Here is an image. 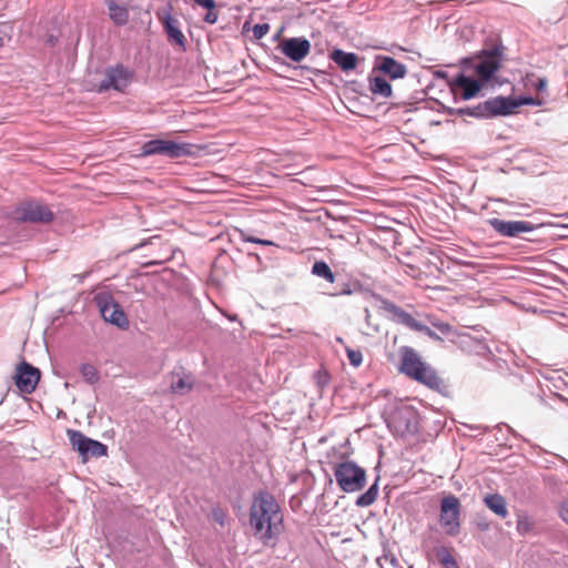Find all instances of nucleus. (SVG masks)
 <instances>
[{
    "label": "nucleus",
    "instance_id": "nucleus-12",
    "mask_svg": "<svg viewBox=\"0 0 568 568\" xmlns=\"http://www.w3.org/2000/svg\"><path fill=\"white\" fill-rule=\"evenodd\" d=\"M40 376V371L37 367L22 362L17 366L14 382L21 393L31 394L36 389Z\"/></svg>",
    "mask_w": 568,
    "mask_h": 568
},
{
    "label": "nucleus",
    "instance_id": "nucleus-6",
    "mask_svg": "<svg viewBox=\"0 0 568 568\" xmlns=\"http://www.w3.org/2000/svg\"><path fill=\"white\" fill-rule=\"evenodd\" d=\"M515 109L516 104L511 103V99L495 97L476 106L462 109L460 112L476 118H494L498 115H509Z\"/></svg>",
    "mask_w": 568,
    "mask_h": 568
},
{
    "label": "nucleus",
    "instance_id": "nucleus-22",
    "mask_svg": "<svg viewBox=\"0 0 568 568\" xmlns=\"http://www.w3.org/2000/svg\"><path fill=\"white\" fill-rule=\"evenodd\" d=\"M193 387V379L189 375L173 373L171 382V390L176 394L184 395Z\"/></svg>",
    "mask_w": 568,
    "mask_h": 568
},
{
    "label": "nucleus",
    "instance_id": "nucleus-30",
    "mask_svg": "<svg viewBox=\"0 0 568 568\" xmlns=\"http://www.w3.org/2000/svg\"><path fill=\"white\" fill-rule=\"evenodd\" d=\"M270 31V24L268 23H261V24H255L253 27V36L256 40H260L262 39L263 37H265Z\"/></svg>",
    "mask_w": 568,
    "mask_h": 568
},
{
    "label": "nucleus",
    "instance_id": "nucleus-35",
    "mask_svg": "<svg viewBox=\"0 0 568 568\" xmlns=\"http://www.w3.org/2000/svg\"><path fill=\"white\" fill-rule=\"evenodd\" d=\"M547 88V81L545 79H537V81L534 83V89L537 92H542Z\"/></svg>",
    "mask_w": 568,
    "mask_h": 568
},
{
    "label": "nucleus",
    "instance_id": "nucleus-17",
    "mask_svg": "<svg viewBox=\"0 0 568 568\" xmlns=\"http://www.w3.org/2000/svg\"><path fill=\"white\" fill-rule=\"evenodd\" d=\"M161 22L164 27L169 40L178 45L184 47L185 37L180 30V23L178 19L168 13L163 18H161Z\"/></svg>",
    "mask_w": 568,
    "mask_h": 568
},
{
    "label": "nucleus",
    "instance_id": "nucleus-9",
    "mask_svg": "<svg viewBox=\"0 0 568 568\" xmlns=\"http://www.w3.org/2000/svg\"><path fill=\"white\" fill-rule=\"evenodd\" d=\"M477 63L475 64V72L478 79L486 83L494 74L500 69L503 52L499 48H493L491 50H485L477 57Z\"/></svg>",
    "mask_w": 568,
    "mask_h": 568
},
{
    "label": "nucleus",
    "instance_id": "nucleus-10",
    "mask_svg": "<svg viewBox=\"0 0 568 568\" xmlns=\"http://www.w3.org/2000/svg\"><path fill=\"white\" fill-rule=\"evenodd\" d=\"M381 307L385 312L392 314L393 315V320L396 323H399V324H402V325H404V326H406V327H408V328H410L413 331L425 333V334H427L432 338L439 339V336L435 332H433L428 326H426L423 323L418 322L416 318H414V316L412 314H409L406 311H404L403 308L398 307L393 302H389L387 300H383Z\"/></svg>",
    "mask_w": 568,
    "mask_h": 568
},
{
    "label": "nucleus",
    "instance_id": "nucleus-37",
    "mask_svg": "<svg viewBox=\"0 0 568 568\" xmlns=\"http://www.w3.org/2000/svg\"><path fill=\"white\" fill-rule=\"evenodd\" d=\"M336 342H337V343H339V344H343V345L345 344V343H344V339H343L342 337H337V338H336Z\"/></svg>",
    "mask_w": 568,
    "mask_h": 568
},
{
    "label": "nucleus",
    "instance_id": "nucleus-15",
    "mask_svg": "<svg viewBox=\"0 0 568 568\" xmlns=\"http://www.w3.org/2000/svg\"><path fill=\"white\" fill-rule=\"evenodd\" d=\"M131 80V73L123 67L116 65L106 70L105 79L99 84L98 91L103 92L109 89L123 91Z\"/></svg>",
    "mask_w": 568,
    "mask_h": 568
},
{
    "label": "nucleus",
    "instance_id": "nucleus-21",
    "mask_svg": "<svg viewBox=\"0 0 568 568\" xmlns=\"http://www.w3.org/2000/svg\"><path fill=\"white\" fill-rule=\"evenodd\" d=\"M485 505L497 516L506 518L508 515L506 499L499 494H490L484 498Z\"/></svg>",
    "mask_w": 568,
    "mask_h": 568
},
{
    "label": "nucleus",
    "instance_id": "nucleus-31",
    "mask_svg": "<svg viewBox=\"0 0 568 568\" xmlns=\"http://www.w3.org/2000/svg\"><path fill=\"white\" fill-rule=\"evenodd\" d=\"M511 103L516 104V109H517L520 105H534V104L540 105L541 101L536 100L534 98H523V99H518V100L511 99Z\"/></svg>",
    "mask_w": 568,
    "mask_h": 568
},
{
    "label": "nucleus",
    "instance_id": "nucleus-19",
    "mask_svg": "<svg viewBox=\"0 0 568 568\" xmlns=\"http://www.w3.org/2000/svg\"><path fill=\"white\" fill-rule=\"evenodd\" d=\"M331 59L343 70L351 71L357 65V55L351 52H344L342 50H334L331 53Z\"/></svg>",
    "mask_w": 568,
    "mask_h": 568
},
{
    "label": "nucleus",
    "instance_id": "nucleus-34",
    "mask_svg": "<svg viewBox=\"0 0 568 568\" xmlns=\"http://www.w3.org/2000/svg\"><path fill=\"white\" fill-rule=\"evenodd\" d=\"M219 14L213 10H209L204 16V21L210 24H214L217 21Z\"/></svg>",
    "mask_w": 568,
    "mask_h": 568
},
{
    "label": "nucleus",
    "instance_id": "nucleus-7",
    "mask_svg": "<svg viewBox=\"0 0 568 568\" xmlns=\"http://www.w3.org/2000/svg\"><path fill=\"white\" fill-rule=\"evenodd\" d=\"M194 145L190 143H178L171 140H151L143 144L141 155L150 156L154 154L166 155L171 159L193 154Z\"/></svg>",
    "mask_w": 568,
    "mask_h": 568
},
{
    "label": "nucleus",
    "instance_id": "nucleus-36",
    "mask_svg": "<svg viewBox=\"0 0 568 568\" xmlns=\"http://www.w3.org/2000/svg\"><path fill=\"white\" fill-rule=\"evenodd\" d=\"M560 517L568 524V500L564 501L560 507Z\"/></svg>",
    "mask_w": 568,
    "mask_h": 568
},
{
    "label": "nucleus",
    "instance_id": "nucleus-28",
    "mask_svg": "<svg viewBox=\"0 0 568 568\" xmlns=\"http://www.w3.org/2000/svg\"><path fill=\"white\" fill-rule=\"evenodd\" d=\"M346 355L349 361V364L354 367H359L363 363V354L361 349H354L348 346H345Z\"/></svg>",
    "mask_w": 568,
    "mask_h": 568
},
{
    "label": "nucleus",
    "instance_id": "nucleus-38",
    "mask_svg": "<svg viewBox=\"0 0 568 568\" xmlns=\"http://www.w3.org/2000/svg\"><path fill=\"white\" fill-rule=\"evenodd\" d=\"M438 328L440 329V332H444V326H438Z\"/></svg>",
    "mask_w": 568,
    "mask_h": 568
},
{
    "label": "nucleus",
    "instance_id": "nucleus-29",
    "mask_svg": "<svg viewBox=\"0 0 568 568\" xmlns=\"http://www.w3.org/2000/svg\"><path fill=\"white\" fill-rule=\"evenodd\" d=\"M534 524L528 517H520L517 520V530L520 535H525L532 529Z\"/></svg>",
    "mask_w": 568,
    "mask_h": 568
},
{
    "label": "nucleus",
    "instance_id": "nucleus-2",
    "mask_svg": "<svg viewBox=\"0 0 568 568\" xmlns=\"http://www.w3.org/2000/svg\"><path fill=\"white\" fill-rule=\"evenodd\" d=\"M399 371L410 379L423 384L432 389H439L443 379L437 372L427 363L423 362L417 352L409 346L399 348Z\"/></svg>",
    "mask_w": 568,
    "mask_h": 568
},
{
    "label": "nucleus",
    "instance_id": "nucleus-27",
    "mask_svg": "<svg viewBox=\"0 0 568 568\" xmlns=\"http://www.w3.org/2000/svg\"><path fill=\"white\" fill-rule=\"evenodd\" d=\"M80 373L84 381L90 384H95L100 379L99 372L92 364H83L80 368Z\"/></svg>",
    "mask_w": 568,
    "mask_h": 568
},
{
    "label": "nucleus",
    "instance_id": "nucleus-33",
    "mask_svg": "<svg viewBox=\"0 0 568 568\" xmlns=\"http://www.w3.org/2000/svg\"><path fill=\"white\" fill-rule=\"evenodd\" d=\"M195 3L202 8H205L207 10L215 9V0H194Z\"/></svg>",
    "mask_w": 568,
    "mask_h": 568
},
{
    "label": "nucleus",
    "instance_id": "nucleus-23",
    "mask_svg": "<svg viewBox=\"0 0 568 568\" xmlns=\"http://www.w3.org/2000/svg\"><path fill=\"white\" fill-rule=\"evenodd\" d=\"M434 555L443 567L459 568V565L453 555V549L446 546H438L434 548Z\"/></svg>",
    "mask_w": 568,
    "mask_h": 568
},
{
    "label": "nucleus",
    "instance_id": "nucleus-5",
    "mask_svg": "<svg viewBox=\"0 0 568 568\" xmlns=\"http://www.w3.org/2000/svg\"><path fill=\"white\" fill-rule=\"evenodd\" d=\"M67 435L72 448L78 452L83 463L92 457L99 458L108 455L106 445L87 437L80 430L67 429Z\"/></svg>",
    "mask_w": 568,
    "mask_h": 568
},
{
    "label": "nucleus",
    "instance_id": "nucleus-26",
    "mask_svg": "<svg viewBox=\"0 0 568 568\" xmlns=\"http://www.w3.org/2000/svg\"><path fill=\"white\" fill-rule=\"evenodd\" d=\"M377 496H378V488H377V484L375 483L373 486H371L364 494H362L357 498L356 505L359 507H368L375 503Z\"/></svg>",
    "mask_w": 568,
    "mask_h": 568
},
{
    "label": "nucleus",
    "instance_id": "nucleus-13",
    "mask_svg": "<svg viewBox=\"0 0 568 568\" xmlns=\"http://www.w3.org/2000/svg\"><path fill=\"white\" fill-rule=\"evenodd\" d=\"M488 224L495 232L505 237H516L521 233L531 232L534 230V225L528 221H504L493 217L488 220Z\"/></svg>",
    "mask_w": 568,
    "mask_h": 568
},
{
    "label": "nucleus",
    "instance_id": "nucleus-11",
    "mask_svg": "<svg viewBox=\"0 0 568 568\" xmlns=\"http://www.w3.org/2000/svg\"><path fill=\"white\" fill-rule=\"evenodd\" d=\"M98 305L100 313L105 322H109L120 328L129 326V320L119 303L109 295L99 296Z\"/></svg>",
    "mask_w": 568,
    "mask_h": 568
},
{
    "label": "nucleus",
    "instance_id": "nucleus-32",
    "mask_svg": "<svg viewBox=\"0 0 568 568\" xmlns=\"http://www.w3.org/2000/svg\"><path fill=\"white\" fill-rule=\"evenodd\" d=\"M245 241L250 242V243L261 244V245H264V246H272V245H274V243L272 241L262 240V239H258V237H255V236H246Z\"/></svg>",
    "mask_w": 568,
    "mask_h": 568
},
{
    "label": "nucleus",
    "instance_id": "nucleus-1",
    "mask_svg": "<svg viewBox=\"0 0 568 568\" xmlns=\"http://www.w3.org/2000/svg\"><path fill=\"white\" fill-rule=\"evenodd\" d=\"M250 523L264 544L276 538L283 530V516L275 498L268 493H260L253 500Z\"/></svg>",
    "mask_w": 568,
    "mask_h": 568
},
{
    "label": "nucleus",
    "instance_id": "nucleus-8",
    "mask_svg": "<svg viewBox=\"0 0 568 568\" xmlns=\"http://www.w3.org/2000/svg\"><path fill=\"white\" fill-rule=\"evenodd\" d=\"M14 217L21 222L50 223L54 219L51 209L36 200L21 202L14 210Z\"/></svg>",
    "mask_w": 568,
    "mask_h": 568
},
{
    "label": "nucleus",
    "instance_id": "nucleus-14",
    "mask_svg": "<svg viewBox=\"0 0 568 568\" xmlns=\"http://www.w3.org/2000/svg\"><path fill=\"white\" fill-rule=\"evenodd\" d=\"M281 52L294 62H301L311 52V42L305 38H288L278 44Z\"/></svg>",
    "mask_w": 568,
    "mask_h": 568
},
{
    "label": "nucleus",
    "instance_id": "nucleus-16",
    "mask_svg": "<svg viewBox=\"0 0 568 568\" xmlns=\"http://www.w3.org/2000/svg\"><path fill=\"white\" fill-rule=\"evenodd\" d=\"M484 82L479 79L475 80L465 74H458L452 82V90L456 94L460 91V97L464 100H469L478 94Z\"/></svg>",
    "mask_w": 568,
    "mask_h": 568
},
{
    "label": "nucleus",
    "instance_id": "nucleus-4",
    "mask_svg": "<svg viewBox=\"0 0 568 568\" xmlns=\"http://www.w3.org/2000/svg\"><path fill=\"white\" fill-rule=\"evenodd\" d=\"M339 488L345 493H354L366 485V471L354 462L338 463L333 467Z\"/></svg>",
    "mask_w": 568,
    "mask_h": 568
},
{
    "label": "nucleus",
    "instance_id": "nucleus-3",
    "mask_svg": "<svg viewBox=\"0 0 568 568\" xmlns=\"http://www.w3.org/2000/svg\"><path fill=\"white\" fill-rule=\"evenodd\" d=\"M460 513L462 504L458 497L449 494L442 498L438 521L446 536L456 537L460 534Z\"/></svg>",
    "mask_w": 568,
    "mask_h": 568
},
{
    "label": "nucleus",
    "instance_id": "nucleus-25",
    "mask_svg": "<svg viewBox=\"0 0 568 568\" xmlns=\"http://www.w3.org/2000/svg\"><path fill=\"white\" fill-rule=\"evenodd\" d=\"M312 273L314 275H316V276L325 278L329 283H334L335 282L334 273L332 272V270L328 266V264L326 262H324V261H316L313 264Z\"/></svg>",
    "mask_w": 568,
    "mask_h": 568
},
{
    "label": "nucleus",
    "instance_id": "nucleus-20",
    "mask_svg": "<svg viewBox=\"0 0 568 568\" xmlns=\"http://www.w3.org/2000/svg\"><path fill=\"white\" fill-rule=\"evenodd\" d=\"M109 17L115 26H124L129 21V10L125 6L119 4L115 0L106 1Z\"/></svg>",
    "mask_w": 568,
    "mask_h": 568
},
{
    "label": "nucleus",
    "instance_id": "nucleus-24",
    "mask_svg": "<svg viewBox=\"0 0 568 568\" xmlns=\"http://www.w3.org/2000/svg\"><path fill=\"white\" fill-rule=\"evenodd\" d=\"M369 89L373 94L381 95L383 98H389L392 95V85L382 77L371 78Z\"/></svg>",
    "mask_w": 568,
    "mask_h": 568
},
{
    "label": "nucleus",
    "instance_id": "nucleus-18",
    "mask_svg": "<svg viewBox=\"0 0 568 568\" xmlns=\"http://www.w3.org/2000/svg\"><path fill=\"white\" fill-rule=\"evenodd\" d=\"M378 68L384 73L388 74L392 79H402L407 73L406 65L392 57L379 58Z\"/></svg>",
    "mask_w": 568,
    "mask_h": 568
}]
</instances>
